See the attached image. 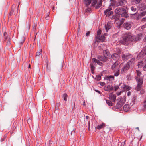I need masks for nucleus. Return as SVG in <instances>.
<instances>
[{
	"label": "nucleus",
	"mask_w": 146,
	"mask_h": 146,
	"mask_svg": "<svg viewBox=\"0 0 146 146\" xmlns=\"http://www.w3.org/2000/svg\"><path fill=\"white\" fill-rule=\"evenodd\" d=\"M106 33L104 34L103 35H101V36H100L97 38L96 39H98V41L100 42H104L105 39V36L106 35Z\"/></svg>",
	"instance_id": "13"
},
{
	"label": "nucleus",
	"mask_w": 146,
	"mask_h": 146,
	"mask_svg": "<svg viewBox=\"0 0 146 146\" xmlns=\"http://www.w3.org/2000/svg\"><path fill=\"white\" fill-rule=\"evenodd\" d=\"M13 12H14V11L13 10H12L11 11V12H10V13H9V15L10 16L12 15V14H13Z\"/></svg>",
	"instance_id": "50"
},
{
	"label": "nucleus",
	"mask_w": 146,
	"mask_h": 146,
	"mask_svg": "<svg viewBox=\"0 0 146 146\" xmlns=\"http://www.w3.org/2000/svg\"><path fill=\"white\" fill-rule=\"evenodd\" d=\"M105 83L104 82H100V84L101 86H104L105 84Z\"/></svg>",
	"instance_id": "49"
},
{
	"label": "nucleus",
	"mask_w": 146,
	"mask_h": 146,
	"mask_svg": "<svg viewBox=\"0 0 146 146\" xmlns=\"http://www.w3.org/2000/svg\"><path fill=\"white\" fill-rule=\"evenodd\" d=\"M7 135H4V136L3 138H4V139H5L6 138V137H7Z\"/></svg>",
	"instance_id": "61"
},
{
	"label": "nucleus",
	"mask_w": 146,
	"mask_h": 146,
	"mask_svg": "<svg viewBox=\"0 0 146 146\" xmlns=\"http://www.w3.org/2000/svg\"><path fill=\"white\" fill-rule=\"evenodd\" d=\"M123 89L124 90H129L131 89V88L127 85H123Z\"/></svg>",
	"instance_id": "24"
},
{
	"label": "nucleus",
	"mask_w": 146,
	"mask_h": 146,
	"mask_svg": "<svg viewBox=\"0 0 146 146\" xmlns=\"http://www.w3.org/2000/svg\"><path fill=\"white\" fill-rule=\"evenodd\" d=\"M4 140H5V139L4 138H1V142H3V141H4Z\"/></svg>",
	"instance_id": "56"
},
{
	"label": "nucleus",
	"mask_w": 146,
	"mask_h": 146,
	"mask_svg": "<svg viewBox=\"0 0 146 146\" xmlns=\"http://www.w3.org/2000/svg\"><path fill=\"white\" fill-rule=\"evenodd\" d=\"M123 26L126 29L129 30L131 28L132 25L131 23L127 22L124 23Z\"/></svg>",
	"instance_id": "14"
},
{
	"label": "nucleus",
	"mask_w": 146,
	"mask_h": 146,
	"mask_svg": "<svg viewBox=\"0 0 146 146\" xmlns=\"http://www.w3.org/2000/svg\"><path fill=\"white\" fill-rule=\"evenodd\" d=\"M90 31L86 33V36H89V35H90Z\"/></svg>",
	"instance_id": "51"
},
{
	"label": "nucleus",
	"mask_w": 146,
	"mask_h": 146,
	"mask_svg": "<svg viewBox=\"0 0 146 146\" xmlns=\"http://www.w3.org/2000/svg\"><path fill=\"white\" fill-rule=\"evenodd\" d=\"M105 126V124L102 123V124L100 125H98L96 127V129H100L104 127Z\"/></svg>",
	"instance_id": "26"
},
{
	"label": "nucleus",
	"mask_w": 146,
	"mask_h": 146,
	"mask_svg": "<svg viewBox=\"0 0 146 146\" xmlns=\"http://www.w3.org/2000/svg\"><path fill=\"white\" fill-rule=\"evenodd\" d=\"M96 91L98 92V93H99L100 94H101V92H100V91H99L98 90H96Z\"/></svg>",
	"instance_id": "58"
},
{
	"label": "nucleus",
	"mask_w": 146,
	"mask_h": 146,
	"mask_svg": "<svg viewBox=\"0 0 146 146\" xmlns=\"http://www.w3.org/2000/svg\"><path fill=\"white\" fill-rule=\"evenodd\" d=\"M111 8L109 7L108 9L105 11L104 13L105 15H106V16L109 17L113 13V11H111Z\"/></svg>",
	"instance_id": "12"
},
{
	"label": "nucleus",
	"mask_w": 146,
	"mask_h": 146,
	"mask_svg": "<svg viewBox=\"0 0 146 146\" xmlns=\"http://www.w3.org/2000/svg\"><path fill=\"white\" fill-rule=\"evenodd\" d=\"M113 86L112 85H108L104 87V90L106 91H110L112 90L113 89Z\"/></svg>",
	"instance_id": "15"
},
{
	"label": "nucleus",
	"mask_w": 146,
	"mask_h": 146,
	"mask_svg": "<svg viewBox=\"0 0 146 146\" xmlns=\"http://www.w3.org/2000/svg\"><path fill=\"white\" fill-rule=\"evenodd\" d=\"M30 67H31V65L30 64H29V66H28V68H30Z\"/></svg>",
	"instance_id": "64"
},
{
	"label": "nucleus",
	"mask_w": 146,
	"mask_h": 146,
	"mask_svg": "<svg viewBox=\"0 0 146 146\" xmlns=\"http://www.w3.org/2000/svg\"><path fill=\"white\" fill-rule=\"evenodd\" d=\"M145 26H146V25H144L141 28L143 29V28H145Z\"/></svg>",
	"instance_id": "57"
},
{
	"label": "nucleus",
	"mask_w": 146,
	"mask_h": 146,
	"mask_svg": "<svg viewBox=\"0 0 146 146\" xmlns=\"http://www.w3.org/2000/svg\"><path fill=\"white\" fill-rule=\"evenodd\" d=\"M136 71L138 77H135V78L137 82V86L135 90L137 91H139L140 90L142 86V84L143 83V80L142 79H141L139 78L141 74V72L140 71L137 70H136Z\"/></svg>",
	"instance_id": "2"
},
{
	"label": "nucleus",
	"mask_w": 146,
	"mask_h": 146,
	"mask_svg": "<svg viewBox=\"0 0 146 146\" xmlns=\"http://www.w3.org/2000/svg\"><path fill=\"white\" fill-rule=\"evenodd\" d=\"M140 7L141 10H144L146 8V5L142 3L141 4Z\"/></svg>",
	"instance_id": "34"
},
{
	"label": "nucleus",
	"mask_w": 146,
	"mask_h": 146,
	"mask_svg": "<svg viewBox=\"0 0 146 146\" xmlns=\"http://www.w3.org/2000/svg\"><path fill=\"white\" fill-rule=\"evenodd\" d=\"M60 105V104L58 103H56V104L55 109H56V108H57V109H59L58 107Z\"/></svg>",
	"instance_id": "47"
},
{
	"label": "nucleus",
	"mask_w": 146,
	"mask_h": 146,
	"mask_svg": "<svg viewBox=\"0 0 146 146\" xmlns=\"http://www.w3.org/2000/svg\"><path fill=\"white\" fill-rule=\"evenodd\" d=\"M143 69L144 70L146 71V64L143 67Z\"/></svg>",
	"instance_id": "53"
},
{
	"label": "nucleus",
	"mask_w": 146,
	"mask_h": 146,
	"mask_svg": "<svg viewBox=\"0 0 146 146\" xmlns=\"http://www.w3.org/2000/svg\"><path fill=\"white\" fill-rule=\"evenodd\" d=\"M111 23L110 22H108L106 25L105 26V28L106 31L107 32L111 28Z\"/></svg>",
	"instance_id": "21"
},
{
	"label": "nucleus",
	"mask_w": 146,
	"mask_h": 146,
	"mask_svg": "<svg viewBox=\"0 0 146 146\" xmlns=\"http://www.w3.org/2000/svg\"><path fill=\"white\" fill-rule=\"evenodd\" d=\"M130 67V63L127 62L123 66L121 71V73L123 74L126 73L129 70Z\"/></svg>",
	"instance_id": "6"
},
{
	"label": "nucleus",
	"mask_w": 146,
	"mask_h": 146,
	"mask_svg": "<svg viewBox=\"0 0 146 146\" xmlns=\"http://www.w3.org/2000/svg\"><path fill=\"white\" fill-rule=\"evenodd\" d=\"M90 68L91 69V72L93 74L94 72V70L95 69V67L93 65V64L91 63L90 65Z\"/></svg>",
	"instance_id": "27"
},
{
	"label": "nucleus",
	"mask_w": 146,
	"mask_h": 146,
	"mask_svg": "<svg viewBox=\"0 0 146 146\" xmlns=\"http://www.w3.org/2000/svg\"><path fill=\"white\" fill-rule=\"evenodd\" d=\"M127 4V1L125 0H119L117 3V6H123Z\"/></svg>",
	"instance_id": "11"
},
{
	"label": "nucleus",
	"mask_w": 146,
	"mask_h": 146,
	"mask_svg": "<svg viewBox=\"0 0 146 146\" xmlns=\"http://www.w3.org/2000/svg\"><path fill=\"white\" fill-rule=\"evenodd\" d=\"M92 0H84V3L86 7H88L91 3Z\"/></svg>",
	"instance_id": "22"
},
{
	"label": "nucleus",
	"mask_w": 146,
	"mask_h": 146,
	"mask_svg": "<svg viewBox=\"0 0 146 146\" xmlns=\"http://www.w3.org/2000/svg\"><path fill=\"white\" fill-rule=\"evenodd\" d=\"M63 97H64V100L65 101H66L67 100V98L68 97L67 94L66 93L64 94Z\"/></svg>",
	"instance_id": "39"
},
{
	"label": "nucleus",
	"mask_w": 146,
	"mask_h": 146,
	"mask_svg": "<svg viewBox=\"0 0 146 146\" xmlns=\"http://www.w3.org/2000/svg\"><path fill=\"white\" fill-rule=\"evenodd\" d=\"M119 74V70H117L115 73L114 74V76H115L117 77Z\"/></svg>",
	"instance_id": "46"
},
{
	"label": "nucleus",
	"mask_w": 146,
	"mask_h": 146,
	"mask_svg": "<svg viewBox=\"0 0 146 146\" xmlns=\"http://www.w3.org/2000/svg\"><path fill=\"white\" fill-rule=\"evenodd\" d=\"M125 20V19L124 18H122L121 19L120 18H116L115 19V21L116 23H118L117 22V21H118L119 25H121L123 23Z\"/></svg>",
	"instance_id": "18"
},
{
	"label": "nucleus",
	"mask_w": 146,
	"mask_h": 146,
	"mask_svg": "<svg viewBox=\"0 0 146 146\" xmlns=\"http://www.w3.org/2000/svg\"><path fill=\"white\" fill-rule=\"evenodd\" d=\"M135 58H133L132 59H131L129 61V62H129L130 63V66L131 65V64L133 63H134L135 61Z\"/></svg>",
	"instance_id": "38"
},
{
	"label": "nucleus",
	"mask_w": 146,
	"mask_h": 146,
	"mask_svg": "<svg viewBox=\"0 0 146 146\" xmlns=\"http://www.w3.org/2000/svg\"><path fill=\"white\" fill-rule=\"evenodd\" d=\"M125 102V100L124 98H120L118 100V102L116 104L115 107L117 109H119L121 108Z\"/></svg>",
	"instance_id": "5"
},
{
	"label": "nucleus",
	"mask_w": 146,
	"mask_h": 146,
	"mask_svg": "<svg viewBox=\"0 0 146 146\" xmlns=\"http://www.w3.org/2000/svg\"><path fill=\"white\" fill-rule=\"evenodd\" d=\"M96 79L97 80L99 81L101 80V76L100 75H98L96 76Z\"/></svg>",
	"instance_id": "40"
},
{
	"label": "nucleus",
	"mask_w": 146,
	"mask_h": 146,
	"mask_svg": "<svg viewBox=\"0 0 146 146\" xmlns=\"http://www.w3.org/2000/svg\"><path fill=\"white\" fill-rule=\"evenodd\" d=\"M104 56L107 59L108 57L109 52L107 50H105L103 52Z\"/></svg>",
	"instance_id": "25"
},
{
	"label": "nucleus",
	"mask_w": 146,
	"mask_h": 146,
	"mask_svg": "<svg viewBox=\"0 0 146 146\" xmlns=\"http://www.w3.org/2000/svg\"><path fill=\"white\" fill-rule=\"evenodd\" d=\"M142 20L143 21H146V17L145 18H143L142 19Z\"/></svg>",
	"instance_id": "55"
},
{
	"label": "nucleus",
	"mask_w": 146,
	"mask_h": 146,
	"mask_svg": "<svg viewBox=\"0 0 146 146\" xmlns=\"http://www.w3.org/2000/svg\"><path fill=\"white\" fill-rule=\"evenodd\" d=\"M101 33V30H98L97 35L96 36V38L98 37L99 36H100Z\"/></svg>",
	"instance_id": "36"
},
{
	"label": "nucleus",
	"mask_w": 146,
	"mask_h": 146,
	"mask_svg": "<svg viewBox=\"0 0 146 146\" xmlns=\"http://www.w3.org/2000/svg\"><path fill=\"white\" fill-rule=\"evenodd\" d=\"M46 69L47 71L48 72H49L50 70V68L48 66V64L47 62V63Z\"/></svg>",
	"instance_id": "43"
},
{
	"label": "nucleus",
	"mask_w": 146,
	"mask_h": 146,
	"mask_svg": "<svg viewBox=\"0 0 146 146\" xmlns=\"http://www.w3.org/2000/svg\"><path fill=\"white\" fill-rule=\"evenodd\" d=\"M122 9H123V8L122 7L120 8V7H118L116 9H115V12L116 14H119V13L120 12V11H122Z\"/></svg>",
	"instance_id": "23"
},
{
	"label": "nucleus",
	"mask_w": 146,
	"mask_h": 146,
	"mask_svg": "<svg viewBox=\"0 0 146 146\" xmlns=\"http://www.w3.org/2000/svg\"><path fill=\"white\" fill-rule=\"evenodd\" d=\"M85 104H85V101L84 100V102H83V105H85Z\"/></svg>",
	"instance_id": "59"
},
{
	"label": "nucleus",
	"mask_w": 146,
	"mask_h": 146,
	"mask_svg": "<svg viewBox=\"0 0 146 146\" xmlns=\"http://www.w3.org/2000/svg\"><path fill=\"white\" fill-rule=\"evenodd\" d=\"M142 34H141L140 33L139 34H138L137 36L134 37L133 36V41H137L139 40L142 37Z\"/></svg>",
	"instance_id": "16"
},
{
	"label": "nucleus",
	"mask_w": 146,
	"mask_h": 146,
	"mask_svg": "<svg viewBox=\"0 0 146 146\" xmlns=\"http://www.w3.org/2000/svg\"><path fill=\"white\" fill-rule=\"evenodd\" d=\"M122 11H121L119 13V14L118 15H121L122 17L127 18L128 17V14L126 11V10L125 9L123 8V9H122Z\"/></svg>",
	"instance_id": "10"
},
{
	"label": "nucleus",
	"mask_w": 146,
	"mask_h": 146,
	"mask_svg": "<svg viewBox=\"0 0 146 146\" xmlns=\"http://www.w3.org/2000/svg\"><path fill=\"white\" fill-rule=\"evenodd\" d=\"M109 98L113 102H115L116 100V96L112 93H111L109 95Z\"/></svg>",
	"instance_id": "19"
},
{
	"label": "nucleus",
	"mask_w": 146,
	"mask_h": 146,
	"mask_svg": "<svg viewBox=\"0 0 146 146\" xmlns=\"http://www.w3.org/2000/svg\"><path fill=\"white\" fill-rule=\"evenodd\" d=\"M89 118V117L88 116H86V119H88Z\"/></svg>",
	"instance_id": "63"
},
{
	"label": "nucleus",
	"mask_w": 146,
	"mask_h": 146,
	"mask_svg": "<svg viewBox=\"0 0 146 146\" xmlns=\"http://www.w3.org/2000/svg\"><path fill=\"white\" fill-rule=\"evenodd\" d=\"M141 0H132V2L136 4H138L140 3Z\"/></svg>",
	"instance_id": "42"
},
{
	"label": "nucleus",
	"mask_w": 146,
	"mask_h": 146,
	"mask_svg": "<svg viewBox=\"0 0 146 146\" xmlns=\"http://www.w3.org/2000/svg\"><path fill=\"white\" fill-rule=\"evenodd\" d=\"M131 9L132 11L135 12L137 10V7L135 6H132L131 7Z\"/></svg>",
	"instance_id": "33"
},
{
	"label": "nucleus",
	"mask_w": 146,
	"mask_h": 146,
	"mask_svg": "<svg viewBox=\"0 0 146 146\" xmlns=\"http://www.w3.org/2000/svg\"><path fill=\"white\" fill-rule=\"evenodd\" d=\"M122 57L123 60L125 61L127 60L132 57L131 54L129 53L123 54Z\"/></svg>",
	"instance_id": "8"
},
{
	"label": "nucleus",
	"mask_w": 146,
	"mask_h": 146,
	"mask_svg": "<svg viewBox=\"0 0 146 146\" xmlns=\"http://www.w3.org/2000/svg\"><path fill=\"white\" fill-rule=\"evenodd\" d=\"M146 55V49L143 50L139 53V56L140 57Z\"/></svg>",
	"instance_id": "20"
},
{
	"label": "nucleus",
	"mask_w": 146,
	"mask_h": 146,
	"mask_svg": "<svg viewBox=\"0 0 146 146\" xmlns=\"http://www.w3.org/2000/svg\"><path fill=\"white\" fill-rule=\"evenodd\" d=\"M97 58V59H96L95 58H93L92 60L101 66H102L103 65L102 62H105L108 59L102 56H98Z\"/></svg>",
	"instance_id": "3"
},
{
	"label": "nucleus",
	"mask_w": 146,
	"mask_h": 146,
	"mask_svg": "<svg viewBox=\"0 0 146 146\" xmlns=\"http://www.w3.org/2000/svg\"><path fill=\"white\" fill-rule=\"evenodd\" d=\"M106 103L109 106H112L113 103L110 100H106Z\"/></svg>",
	"instance_id": "29"
},
{
	"label": "nucleus",
	"mask_w": 146,
	"mask_h": 146,
	"mask_svg": "<svg viewBox=\"0 0 146 146\" xmlns=\"http://www.w3.org/2000/svg\"><path fill=\"white\" fill-rule=\"evenodd\" d=\"M6 35H7L6 32H4L3 33V35H4V38L5 40L7 39V38H8V37L7 36H6Z\"/></svg>",
	"instance_id": "45"
},
{
	"label": "nucleus",
	"mask_w": 146,
	"mask_h": 146,
	"mask_svg": "<svg viewBox=\"0 0 146 146\" xmlns=\"http://www.w3.org/2000/svg\"><path fill=\"white\" fill-rule=\"evenodd\" d=\"M127 79L129 80H131V76L130 75H128L127 76Z\"/></svg>",
	"instance_id": "48"
},
{
	"label": "nucleus",
	"mask_w": 146,
	"mask_h": 146,
	"mask_svg": "<svg viewBox=\"0 0 146 146\" xmlns=\"http://www.w3.org/2000/svg\"><path fill=\"white\" fill-rule=\"evenodd\" d=\"M146 14V11H144L141 12L139 15V17H142L145 16Z\"/></svg>",
	"instance_id": "31"
},
{
	"label": "nucleus",
	"mask_w": 146,
	"mask_h": 146,
	"mask_svg": "<svg viewBox=\"0 0 146 146\" xmlns=\"http://www.w3.org/2000/svg\"><path fill=\"white\" fill-rule=\"evenodd\" d=\"M121 84V83L119 84V85L116 86H115L114 88L115 91H116L119 88V87Z\"/></svg>",
	"instance_id": "44"
},
{
	"label": "nucleus",
	"mask_w": 146,
	"mask_h": 146,
	"mask_svg": "<svg viewBox=\"0 0 146 146\" xmlns=\"http://www.w3.org/2000/svg\"><path fill=\"white\" fill-rule=\"evenodd\" d=\"M25 37H23V41L21 42H20V43H21V44H23L24 42L25 41Z\"/></svg>",
	"instance_id": "52"
},
{
	"label": "nucleus",
	"mask_w": 146,
	"mask_h": 146,
	"mask_svg": "<svg viewBox=\"0 0 146 146\" xmlns=\"http://www.w3.org/2000/svg\"><path fill=\"white\" fill-rule=\"evenodd\" d=\"M124 37L123 40L121 41V43L124 45H127L130 41H133V36L131 33L128 32L124 34Z\"/></svg>",
	"instance_id": "1"
},
{
	"label": "nucleus",
	"mask_w": 146,
	"mask_h": 146,
	"mask_svg": "<svg viewBox=\"0 0 146 146\" xmlns=\"http://www.w3.org/2000/svg\"><path fill=\"white\" fill-rule=\"evenodd\" d=\"M42 52V50H40L39 51L37 52L36 54V57H38L41 54Z\"/></svg>",
	"instance_id": "35"
},
{
	"label": "nucleus",
	"mask_w": 146,
	"mask_h": 146,
	"mask_svg": "<svg viewBox=\"0 0 146 146\" xmlns=\"http://www.w3.org/2000/svg\"><path fill=\"white\" fill-rule=\"evenodd\" d=\"M37 26V23H34L33 25V30H35L36 29Z\"/></svg>",
	"instance_id": "41"
},
{
	"label": "nucleus",
	"mask_w": 146,
	"mask_h": 146,
	"mask_svg": "<svg viewBox=\"0 0 146 146\" xmlns=\"http://www.w3.org/2000/svg\"><path fill=\"white\" fill-rule=\"evenodd\" d=\"M143 65V61H142L140 62H139L138 65L139 67H141Z\"/></svg>",
	"instance_id": "37"
},
{
	"label": "nucleus",
	"mask_w": 146,
	"mask_h": 146,
	"mask_svg": "<svg viewBox=\"0 0 146 146\" xmlns=\"http://www.w3.org/2000/svg\"><path fill=\"white\" fill-rule=\"evenodd\" d=\"M5 41L7 42V46H9L11 44L10 38L8 37L7 39L5 40Z\"/></svg>",
	"instance_id": "30"
},
{
	"label": "nucleus",
	"mask_w": 146,
	"mask_h": 146,
	"mask_svg": "<svg viewBox=\"0 0 146 146\" xmlns=\"http://www.w3.org/2000/svg\"><path fill=\"white\" fill-rule=\"evenodd\" d=\"M91 11V9L90 8H88L85 11L84 13L85 14H88V13L90 12Z\"/></svg>",
	"instance_id": "32"
},
{
	"label": "nucleus",
	"mask_w": 146,
	"mask_h": 146,
	"mask_svg": "<svg viewBox=\"0 0 146 146\" xmlns=\"http://www.w3.org/2000/svg\"><path fill=\"white\" fill-rule=\"evenodd\" d=\"M131 95V92L129 91L127 93V96H129Z\"/></svg>",
	"instance_id": "54"
},
{
	"label": "nucleus",
	"mask_w": 146,
	"mask_h": 146,
	"mask_svg": "<svg viewBox=\"0 0 146 146\" xmlns=\"http://www.w3.org/2000/svg\"><path fill=\"white\" fill-rule=\"evenodd\" d=\"M123 110L125 111H127L129 110V106L128 104H125L123 107Z\"/></svg>",
	"instance_id": "28"
},
{
	"label": "nucleus",
	"mask_w": 146,
	"mask_h": 146,
	"mask_svg": "<svg viewBox=\"0 0 146 146\" xmlns=\"http://www.w3.org/2000/svg\"><path fill=\"white\" fill-rule=\"evenodd\" d=\"M104 79V80H107L111 83H112L115 80L114 76L111 75H108L106 76Z\"/></svg>",
	"instance_id": "9"
},
{
	"label": "nucleus",
	"mask_w": 146,
	"mask_h": 146,
	"mask_svg": "<svg viewBox=\"0 0 146 146\" xmlns=\"http://www.w3.org/2000/svg\"><path fill=\"white\" fill-rule=\"evenodd\" d=\"M111 58L114 60H118L119 58V55L117 53L113 54L111 55Z\"/></svg>",
	"instance_id": "17"
},
{
	"label": "nucleus",
	"mask_w": 146,
	"mask_h": 146,
	"mask_svg": "<svg viewBox=\"0 0 146 146\" xmlns=\"http://www.w3.org/2000/svg\"><path fill=\"white\" fill-rule=\"evenodd\" d=\"M121 92H119V93H117V96H119L121 94Z\"/></svg>",
	"instance_id": "60"
},
{
	"label": "nucleus",
	"mask_w": 146,
	"mask_h": 146,
	"mask_svg": "<svg viewBox=\"0 0 146 146\" xmlns=\"http://www.w3.org/2000/svg\"><path fill=\"white\" fill-rule=\"evenodd\" d=\"M102 2V0L98 2H97V0H93L91 3L92 6L95 7L96 9H98L101 6Z\"/></svg>",
	"instance_id": "4"
},
{
	"label": "nucleus",
	"mask_w": 146,
	"mask_h": 146,
	"mask_svg": "<svg viewBox=\"0 0 146 146\" xmlns=\"http://www.w3.org/2000/svg\"><path fill=\"white\" fill-rule=\"evenodd\" d=\"M115 17L114 16H112V17L111 18V19H114L115 18Z\"/></svg>",
	"instance_id": "62"
},
{
	"label": "nucleus",
	"mask_w": 146,
	"mask_h": 146,
	"mask_svg": "<svg viewBox=\"0 0 146 146\" xmlns=\"http://www.w3.org/2000/svg\"><path fill=\"white\" fill-rule=\"evenodd\" d=\"M120 63L119 62L116 61L111 66V69L113 71H115L118 70L119 68V65Z\"/></svg>",
	"instance_id": "7"
}]
</instances>
